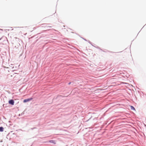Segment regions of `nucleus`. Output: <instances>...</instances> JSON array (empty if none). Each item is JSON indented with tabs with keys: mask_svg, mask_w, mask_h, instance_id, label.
<instances>
[{
	"mask_svg": "<svg viewBox=\"0 0 146 146\" xmlns=\"http://www.w3.org/2000/svg\"><path fill=\"white\" fill-rule=\"evenodd\" d=\"M9 103L10 104L13 105L14 104V102L13 100H9Z\"/></svg>",
	"mask_w": 146,
	"mask_h": 146,
	"instance_id": "nucleus-2",
	"label": "nucleus"
},
{
	"mask_svg": "<svg viewBox=\"0 0 146 146\" xmlns=\"http://www.w3.org/2000/svg\"><path fill=\"white\" fill-rule=\"evenodd\" d=\"M3 131V128L2 127H0V132H2Z\"/></svg>",
	"mask_w": 146,
	"mask_h": 146,
	"instance_id": "nucleus-4",
	"label": "nucleus"
},
{
	"mask_svg": "<svg viewBox=\"0 0 146 146\" xmlns=\"http://www.w3.org/2000/svg\"><path fill=\"white\" fill-rule=\"evenodd\" d=\"M49 142L50 143H53L54 144H56V143L55 141L53 140H50L49 141Z\"/></svg>",
	"mask_w": 146,
	"mask_h": 146,
	"instance_id": "nucleus-3",
	"label": "nucleus"
},
{
	"mask_svg": "<svg viewBox=\"0 0 146 146\" xmlns=\"http://www.w3.org/2000/svg\"><path fill=\"white\" fill-rule=\"evenodd\" d=\"M3 42H2V44H5V42L6 41V40H3Z\"/></svg>",
	"mask_w": 146,
	"mask_h": 146,
	"instance_id": "nucleus-6",
	"label": "nucleus"
},
{
	"mask_svg": "<svg viewBox=\"0 0 146 146\" xmlns=\"http://www.w3.org/2000/svg\"><path fill=\"white\" fill-rule=\"evenodd\" d=\"M130 108L131 110H135V109L133 106H131L130 107Z\"/></svg>",
	"mask_w": 146,
	"mask_h": 146,
	"instance_id": "nucleus-5",
	"label": "nucleus"
},
{
	"mask_svg": "<svg viewBox=\"0 0 146 146\" xmlns=\"http://www.w3.org/2000/svg\"><path fill=\"white\" fill-rule=\"evenodd\" d=\"M32 99H33V98H30L25 99L23 100V102L24 103H25L26 102H28L29 101L32 100Z\"/></svg>",
	"mask_w": 146,
	"mask_h": 146,
	"instance_id": "nucleus-1",
	"label": "nucleus"
},
{
	"mask_svg": "<svg viewBox=\"0 0 146 146\" xmlns=\"http://www.w3.org/2000/svg\"><path fill=\"white\" fill-rule=\"evenodd\" d=\"M1 39H0V40H1Z\"/></svg>",
	"mask_w": 146,
	"mask_h": 146,
	"instance_id": "nucleus-8",
	"label": "nucleus"
},
{
	"mask_svg": "<svg viewBox=\"0 0 146 146\" xmlns=\"http://www.w3.org/2000/svg\"><path fill=\"white\" fill-rule=\"evenodd\" d=\"M71 84V82H70L68 83V84L69 85Z\"/></svg>",
	"mask_w": 146,
	"mask_h": 146,
	"instance_id": "nucleus-7",
	"label": "nucleus"
}]
</instances>
